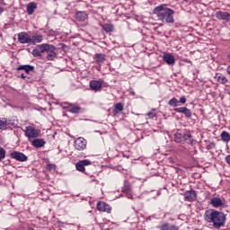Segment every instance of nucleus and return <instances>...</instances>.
Returning <instances> with one entry per match:
<instances>
[{
  "label": "nucleus",
  "mask_w": 230,
  "mask_h": 230,
  "mask_svg": "<svg viewBox=\"0 0 230 230\" xmlns=\"http://www.w3.org/2000/svg\"><path fill=\"white\" fill-rule=\"evenodd\" d=\"M89 18L87 13L79 11L75 13V19L76 21H80L81 22H84V21H87Z\"/></svg>",
  "instance_id": "obj_16"
},
{
  "label": "nucleus",
  "mask_w": 230,
  "mask_h": 230,
  "mask_svg": "<svg viewBox=\"0 0 230 230\" xmlns=\"http://www.w3.org/2000/svg\"><path fill=\"white\" fill-rule=\"evenodd\" d=\"M153 13L157 17L158 21H161V22H166L167 24H173V22H175V18H173L175 11L168 7L167 4H162L155 7Z\"/></svg>",
  "instance_id": "obj_1"
},
{
  "label": "nucleus",
  "mask_w": 230,
  "mask_h": 230,
  "mask_svg": "<svg viewBox=\"0 0 230 230\" xmlns=\"http://www.w3.org/2000/svg\"><path fill=\"white\" fill-rule=\"evenodd\" d=\"M74 146L75 150H79V151L85 150V148H87V140L80 137L75 140Z\"/></svg>",
  "instance_id": "obj_6"
},
{
  "label": "nucleus",
  "mask_w": 230,
  "mask_h": 230,
  "mask_svg": "<svg viewBox=\"0 0 230 230\" xmlns=\"http://www.w3.org/2000/svg\"><path fill=\"white\" fill-rule=\"evenodd\" d=\"M55 168H57V167L53 164H47V170H49V172H51L52 170H55Z\"/></svg>",
  "instance_id": "obj_35"
},
{
  "label": "nucleus",
  "mask_w": 230,
  "mask_h": 230,
  "mask_svg": "<svg viewBox=\"0 0 230 230\" xmlns=\"http://www.w3.org/2000/svg\"><path fill=\"white\" fill-rule=\"evenodd\" d=\"M170 107H177L179 105V101L177 98L173 97L169 101Z\"/></svg>",
  "instance_id": "obj_30"
},
{
  "label": "nucleus",
  "mask_w": 230,
  "mask_h": 230,
  "mask_svg": "<svg viewBox=\"0 0 230 230\" xmlns=\"http://www.w3.org/2000/svg\"><path fill=\"white\" fill-rule=\"evenodd\" d=\"M34 69H35V67L33 66H30V65H22L16 68L17 71H24V73H26V75H30V73L33 72Z\"/></svg>",
  "instance_id": "obj_13"
},
{
  "label": "nucleus",
  "mask_w": 230,
  "mask_h": 230,
  "mask_svg": "<svg viewBox=\"0 0 230 230\" xmlns=\"http://www.w3.org/2000/svg\"><path fill=\"white\" fill-rule=\"evenodd\" d=\"M215 78L219 84H227V77L224 76L223 75H218V74H217Z\"/></svg>",
  "instance_id": "obj_26"
},
{
  "label": "nucleus",
  "mask_w": 230,
  "mask_h": 230,
  "mask_svg": "<svg viewBox=\"0 0 230 230\" xmlns=\"http://www.w3.org/2000/svg\"><path fill=\"white\" fill-rule=\"evenodd\" d=\"M32 55H33V57H40V55H42V54L40 52V49H34L32 50Z\"/></svg>",
  "instance_id": "obj_32"
},
{
  "label": "nucleus",
  "mask_w": 230,
  "mask_h": 230,
  "mask_svg": "<svg viewBox=\"0 0 230 230\" xmlns=\"http://www.w3.org/2000/svg\"><path fill=\"white\" fill-rule=\"evenodd\" d=\"M107 58V56L105 54H100L97 53L94 55L93 59L96 61V64H103Z\"/></svg>",
  "instance_id": "obj_21"
},
{
  "label": "nucleus",
  "mask_w": 230,
  "mask_h": 230,
  "mask_svg": "<svg viewBox=\"0 0 230 230\" xmlns=\"http://www.w3.org/2000/svg\"><path fill=\"white\" fill-rule=\"evenodd\" d=\"M221 139L222 141H225V143H229L230 141V134L227 131H223L221 133Z\"/></svg>",
  "instance_id": "obj_27"
},
{
  "label": "nucleus",
  "mask_w": 230,
  "mask_h": 230,
  "mask_svg": "<svg viewBox=\"0 0 230 230\" xmlns=\"http://www.w3.org/2000/svg\"><path fill=\"white\" fill-rule=\"evenodd\" d=\"M8 125V120L6 119H0V129L4 130Z\"/></svg>",
  "instance_id": "obj_29"
},
{
  "label": "nucleus",
  "mask_w": 230,
  "mask_h": 230,
  "mask_svg": "<svg viewBox=\"0 0 230 230\" xmlns=\"http://www.w3.org/2000/svg\"><path fill=\"white\" fill-rule=\"evenodd\" d=\"M96 208L98 211L102 213H112V207L103 201H99L96 205Z\"/></svg>",
  "instance_id": "obj_7"
},
{
  "label": "nucleus",
  "mask_w": 230,
  "mask_h": 230,
  "mask_svg": "<svg viewBox=\"0 0 230 230\" xmlns=\"http://www.w3.org/2000/svg\"><path fill=\"white\" fill-rule=\"evenodd\" d=\"M4 12V8L0 6V13H3Z\"/></svg>",
  "instance_id": "obj_42"
},
{
  "label": "nucleus",
  "mask_w": 230,
  "mask_h": 230,
  "mask_svg": "<svg viewBox=\"0 0 230 230\" xmlns=\"http://www.w3.org/2000/svg\"><path fill=\"white\" fill-rule=\"evenodd\" d=\"M10 157H12V159H15V161H20L21 163L28 161V156H26V155L19 151L12 152L10 154Z\"/></svg>",
  "instance_id": "obj_9"
},
{
  "label": "nucleus",
  "mask_w": 230,
  "mask_h": 230,
  "mask_svg": "<svg viewBox=\"0 0 230 230\" xmlns=\"http://www.w3.org/2000/svg\"><path fill=\"white\" fill-rule=\"evenodd\" d=\"M210 204H211L212 208H225L226 199H224L222 198L215 197L210 199Z\"/></svg>",
  "instance_id": "obj_8"
},
{
  "label": "nucleus",
  "mask_w": 230,
  "mask_h": 230,
  "mask_svg": "<svg viewBox=\"0 0 230 230\" xmlns=\"http://www.w3.org/2000/svg\"><path fill=\"white\" fill-rule=\"evenodd\" d=\"M226 73H227V75H229V76H230V66L226 68Z\"/></svg>",
  "instance_id": "obj_41"
},
{
  "label": "nucleus",
  "mask_w": 230,
  "mask_h": 230,
  "mask_svg": "<svg viewBox=\"0 0 230 230\" xmlns=\"http://www.w3.org/2000/svg\"><path fill=\"white\" fill-rule=\"evenodd\" d=\"M184 116H186V118H191V111H190V109H185V111L183 112Z\"/></svg>",
  "instance_id": "obj_34"
},
{
  "label": "nucleus",
  "mask_w": 230,
  "mask_h": 230,
  "mask_svg": "<svg viewBox=\"0 0 230 230\" xmlns=\"http://www.w3.org/2000/svg\"><path fill=\"white\" fill-rule=\"evenodd\" d=\"M4 157H6V151L4 148L0 147V162L2 159H4Z\"/></svg>",
  "instance_id": "obj_31"
},
{
  "label": "nucleus",
  "mask_w": 230,
  "mask_h": 230,
  "mask_svg": "<svg viewBox=\"0 0 230 230\" xmlns=\"http://www.w3.org/2000/svg\"><path fill=\"white\" fill-rule=\"evenodd\" d=\"M175 142L176 143H181V134L176 133L175 135Z\"/></svg>",
  "instance_id": "obj_36"
},
{
  "label": "nucleus",
  "mask_w": 230,
  "mask_h": 230,
  "mask_svg": "<svg viewBox=\"0 0 230 230\" xmlns=\"http://www.w3.org/2000/svg\"><path fill=\"white\" fill-rule=\"evenodd\" d=\"M0 3H3V0H0Z\"/></svg>",
  "instance_id": "obj_44"
},
{
  "label": "nucleus",
  "mask_w": 230,
  "mask_h": 230,
  "mask_svg": "<svg viewBox=\"0 0 230 230\" xmlns=\"http://www.w3.org/2000/svg\"><path fill=\"white\" fill-rule=\"evenodd\" d=\"M102 28L106 33H111L114 31V25H112L111 23L102 24Z\"/></svg>",
  "instance_id": "obj_23"
},
{
  "label": "nucleus",
  "mask_w": 230,
  "mask_h": 230,
  "mask_svg": "<svg viewBox=\"0 0 230 230\" xmlns=\"http://www.w3.org/2000/svg\"><path fill=\"white\" fill-rule=\"evenodd\" d=\"M40 52L42 53H48L49 49H51V46L48 44H41L39 46Z\"/></svg>",
  "instance_id": "obj_25"
},
{
  "label": "nucleus",
  "mask_w": 230,
  "mask_h": 230,
  "mask_svg": "<svg viewBox=\"0 0 230 230\" xmlns=\"http://www.w3.org/2000/svg\"><path fill=\"white\" fill-rule=\"evenodd\" d=\"M28 15H33V13L37 10V3L30 2L26 7Z\"/></svg>",
  "instance_id": "obj_17"
},
{
  "label": "nucleus",
  "mask_w": 230,
  "mask_h": 230,
  "mask_svg": "<svg viewBox=\"0 0 230 230\" xmlns=\"http://www.w3.org/2000/svg\"><path fill=\"white\" fill-rule=\"evenodd\" d=\"M23 132L28 139H35L40 136V129H37L33 126H27Z\"/></svg>",
  "instance_id": "obj_3"
},
{
  "label": "nucleus",
  "mask_w": 230,
  "mask_h": 230,
  "mask_svg": "<svg viewBox=\"0 0 230 230\" xmlns=\"http://www.w3.org/2000/svg\"><path fill=\"white\" fill-rule=\"evenodd\" d=\"M67 109L69 112H72V114H78V112H80V111L82 110V108H80L78 104H73V103H70L67 106Z\"/></svg>",
  "instance_id": "obj_20"
},
{
  "label": "nucleus",
  "mask_w": 230,
  "mask_h": 230,
  "mask_svg": "<svg viewBox=\"0 0 230 230\" xmlns=\"http://www.w3.org/2000/svg\"><path fill=\"white\" fill-rule=\"evenodd\" d=\"M226 161L227 164H229V166H230V155H227L226 157Z\"/></svg>",
  "instance_id": "obj_40"
},
{
  "label": "nucleus",
  "mask_w": 230,
  "mask_h": 230,
  "mask_svg": "<svg viewBox=\"0 0 230 230\" xmlns=\"http://www.w3.org/2000/svg\"><path fill=\"white\" fill-rule=\"evenodd\" d=\"M56 57L57 53H55V48L51 46L49 51L47 52V58L49 60H53Z\"/></svg>",
  "instance_id": "obj_22"
},
{
  "label": "nucleus",
  "mask_w": 230,
  "mask_h": 230,
  "mask_svg": "<svg viewBox=\"0 0 230 230\" xmlns=\"http://www.w3.org/2000/svg\"><path fill=\"white\" fill-rule=\"evenodd\" d=\"M147 116H148V118L151 119H152L153 118H155V111H153L148 112V113H147Z\"/></svg>",
  "instance_id": "obj_37"
},
{
  "label": "nucleus",
  "mask_w": 230,
  "mask_h": 230,
  "mask_svg": "<svg viewBox=\"0 0 230 230\" xmlns=\"http://www.w3.org/2000/svg\"><path fill=\"white\" fill-rule=\"evenodd\" d=\"M91 164H93V162H91V160H81L75 164V169L77 170V172L85 173V166H91Z\"/></svg>",
  "instance_id": "obj_5"
},
{
  "label": "nucleus",
  "mask_w": 230,
  "mask_h": 230,
  "mask_svg": "<svg viewBox=\"0 0 230 230\" xmlns=\"http://www.w3.org/2000/svg\"><path fill=\"white\" fill-rule=\"evenodd\" d=\"M184 199L187 202H193L197 199V193H195V190H189L185 192Z\"/></svg>",
  "instance_id": "obj_14"
},
{
  "label": "nucleus",
  "mask_w": 230,
  "mask_h": 230,
  "mask_svg": "<svg viewBox=\"0 0 230 230\" xmlns=\"http://www.w3.org/2000/svg\"><path fill=\"white\" fill-rule=\"evenodd\" d=\"M163 60L168 66H174L175 65V57L172 53L164 52V55H163Z\"/></svg>",
  "instance_id": "obj_11"
},
{
  "label": "nucleus",
  "mask_w": 230,
  "mask_h": 230,
  "mask_svg": "<svg viewBox=\"0 0 230 230\" xmlns=\"http://www.w3.org/2000/svg\"><path fill=\"white\" fill-rule=\"evenodd\" d=\"M180 103H186V97L185 96H181L180 98Z\"/></svg>",
  "instance_id": "obj_38"
},
{
  "label": "nucleus",
  "mask_w": 230,
  "mask_h": 230,
  "mask_svg": "<svg viewBox=\"0 0 230 230\" xmlns=\"http://www.w3.org/2000/svg\"><path fill=\"white\" fill-rule=\"evenodd\" d=\"M126 194H127V197H128V199H134L133 196H132V192H126Z\"/></svg>",
  "instance_id": "obj_39"
},
{
  "label": "nucleus",
  "mask_w": 230,
  "mask_h": 230,
  "mask_svg": "<svg viewBox=\"0 0 230 230\" xmlns=\"http://www.w3.org/2000/svg\"><path fill=\"white\" fill-rule=\"evenodd\" d=\"M43 37L40 34H34L31 36L30 44L35 45V44H40L42 42Z\"/></svg>",
  "instance_id": "obj_15"
},
{
  "label": "nucleus",
  "mask_w": 230,
  "mask_h": 230,
  "mask_svg": "<svg viewBox=\"0 0 230 230\" xmlns=\"http://www.w3.org/2000/svg\"><path fill=\"white\" fill-rule=\"evenodd\" d=\"M215 15L218 21H225V22H230V13L227 12L217 11Z\"/></svg>",
  "instance_id": "obj_10"
},
{
  "label": "nucleus",
  "mask_w": 230,
  "mask_h": 230,
  "mask_svg": "<svg viewBox=\"0 0 230 230\" xmlns=\"http://www.w3.org/2000/svg\"><path fill=\"white\" fill-rule=\"evenodd\" d=\"M21 78H22L24 80V79H26V75H24V74H22Z\"/></svg>",
  "instance_id": "obj_43"
},
{
  "label": "nucleus",
  "mask_w": 230,
  "mask_h": 230,
  "mask_svg": "<svg viewBox=\"0 0 230 230\" xmlns=\"http://www.w3.org/2000/svg\"><path fill=\"white\" fill-rule=\"evenodd\" d=\"M103 87V79L90 81V89L94 93H99Z\"/></svg>",
  "instance_id": "obj_4"
},
{
  "label": "nucleus",
  "mask_w": 230,
  "mask_h": 230,
  "mask_svg": "<svg viewBox=\"0 0 230 230\" xmlns=\"http://www.w3.org/2000/svg\"><path fill=\"white\" fill-rule=\"evenodd\" d=\"M204 220L208 224H212L215 229H220L226 224V215L214 208H208L205 211Z\"/></svg>",
  "instance_id": "obj_2"
},
{
  "label": "nucleus",
  "mask_w": 230,
  "mask_h": 230,
  "mask_svg": "<svg viewBox=\"0 0 230 230\" xmlns=\"http://www.w3.org/2000/svg\"><path fill=\"white\" fill-rule=\"evenodd\" d=\"M31 36L28 32L18 33V41L21 44H30Z\"/></svg>",
  "instance_id": "obj_12"
},
{
  "label": "nucleus",
  "mask_w": 230,
  "mask_h": 230,
  "mask_svg": "<svg viewBox=\"0 0 230 230\" xmlns=\"http://www.w3.org/2000/svg\"><path fill=\"white\" fill-rule=\"evenodd\" d=\"M160 230H179V226L175 225H170L169 223H164V225L158 226Z\"/></svg>",
  "instance_id": "obj_19"
},
{
  "label": "nucleus",
  "mask_w": 230,
  "mask_h": 230,
  "mask_svg": "<svg viewBox=\"0 0 230 230\" xmlns=\"http://www.w3.org/2000/svg\"><path fill=\"white\" fill-rule=\"evenodd\" d=\"M113 111L115 112V114H118V112L123 111V103L121 102L116 103Z\"/></svg>",
  "instance_id": "obj_28"
},
{
  "label": "nucleus",
  "mask_w": 230,
  "mask_h": 230,
  "mask_svg": "<svg viewBox=\"0 0 230 230\" xmlns=\"http://www.w3.org/2000/svg\"><path fill=\"white\" fill-rule=\"evenodd\" d=\"M122 192L123 193H131L132 192V186L128 181L124 182V186L122 188Z\"/></svg>",
  "instance_id": "obj_24"
},
{
  "label": "nucleus",
  "mask_w": 230,
  "mask_h": 230,
  "mask_svg": "<svg viewBox=\"0 0 230 230\" xmlns=\"http://www.w3.org/2000/svg\"><path fill=\"white\" fill-rule=\"evenodd\" d=\"M186 107H181V108H175L174 111L175 112H180L181 114H184V111H186Z\"/></svg>",
  "instance_id": "obj_33"
},
{
  "label": "nucleus",
  "mask_w": 230,
  "mask_h": 230,
  "mask_svg": "<svg viewBox=\"0 0 230 230\" xmlns=\"http://www.w3.org/2000/svg\"><path fill=\"white\" fill-rule=\"evenodd\" d=\"M32 146H35V148H42L46 145V142L42 138H35L31 141Z\"/></svg>",
  "instance_id": "obj_18"
}]
</instances>
